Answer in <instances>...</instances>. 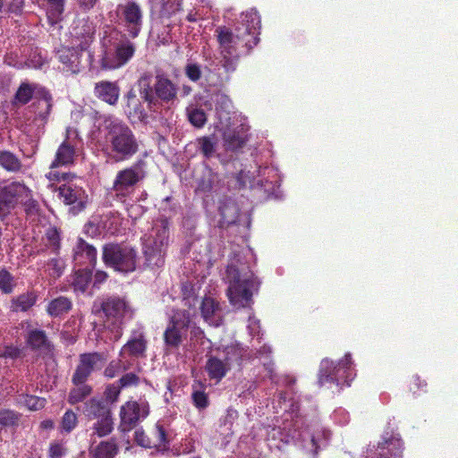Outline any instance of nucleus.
Listing matches in <instances>:
<instances>
[{
	"mask_svg": "<svg viewBox=\"0 0 458 458\" xmlns=\"http://www.w3.org/2000/svg\"><path fill=\"white\" fill-rule=\"evenodd\" d=\"M260 22L258 13L250 10L240 15L233 30L225 26L216 30L222 55L218 71H235L239 55L249 54L259 42Z\"/></svg>",
	"mask_w": 458,
	"mask_h": 458,
	"instance_id": "obj_1",
	"label": "nucleus"
},
{
	"mask_svg": "<svg viewBox=\"0 0 458 458\" xmlns=\"http://www.w3.org/2000/svg\"><path fill=\"white\" fill-rule=\"evenodd\" d=\"M225 280L228 283L227 296L236 308L249 307L253 293L259 291L260 281L243 263H230L225 271Z\"/></svg>",
	"mask_w": 458,
	"mask_h": 458,
	"instance_id": "obj_2",
	"label": "nucleus"
},
{
	"mask_svg": "<svg viewBox=\"0 0 458 458\" xmlns=\"http://www.w3.org/2000/svg\"><path fill=\"white\" fill-rule=\"evenodd\" d=\"M105 130V139L114 161L127 160L139 151L136 136L126 123L111 121L106 124Z\"/></svg>",
	"mask_w": 458,
	"mask_h": 458,
	"instance_id": "obj_3",
	"label": "nucleus"
},
{
	"mask_svg": "<svg viewBox=\"0 0 458 458\" xmlns=\"http://www.w3.org/2000/svg\"><path fill=\"white\" fill-rule=\"evenodd\" d=\"M168 238L169 220L161 216L155 220L149 233L143 238V254L147 266L152 267L163 266Z\"/></svg>",
	"mask_w": 458,
	"mask_h": 458,
	"instance_id": "obj_4",
	"label": "nucleus"
},
{
	"mask_svg": "<svg viewBox=\"0 0 458 458\" xmlns=\"http://www.w3.org/2000/svg\"><path fill=\"white\" fill-rule=\"evenodd\" d=\"M104 263L116 271L130 273L137 267V251L126 243H107L103 247Z\"/></svg>",
	"mask_w": 458,
	"mask_h": 458,
	"instance_id": "obj_5",
	"label": "nucleus"
},
{
	"mask_svg": "<svg viewBox=\"0 0 458 458\" xmlns=\"http://www.w3.org/2000/svg\"><path fill=\"white\" fill-rule=\"evenodd\" d=\"M72 35V49L60 51L59 59L66 66L67 71L76 73L80 71V61L79 55L74 49L87 50L92 42L93 30L89 24L84 23L81 28L75 27Z\"/></svg>",
	"mask_w": 458,
	"mask_h": 458,
	"instance_id": "obj_6",
	"label": "nucleus"
},
{
	"mask_svg": "<svg viewBox=\"0 0 458 458\" xmlns=\"http://www.w3.org/2000/svg\"><path fill=\"white\" fill-rule=\"evenodd\" d=\"M143 165L144 162L140 160L116 174L112 190L114 192V197L121 202H125L126 199L134 191L136 185L145 178L146 172L143 169Z\"/></svg>",
	"mask_w": 458,
	"mask_h": 458,
	"instance_id": "obj_7",
	"label": "nucleus"
},
{
	"mask_svg": "<svg viewBox=\"0 0 458 458\" xmlns=\"http://www.w3.org/2000/svg\"><path fill=\"white\" fill-rule=\"evenodd\" d=\"M108 42L114 47V58L106 55L101 60V67L104 69H114L125 64L134 55L135 45L128 38L127 35L114 30Z\"/></svg>",
	"mask_w": 458,
	"mask_h": 458,
	"instance_id": "obj_8",
	"label": "nucleus"
},
{
	"mask_svg": "<svg viewBox=\"0 0 458 458\" xmlns=\"http://www.w3.org/2000/svg\"><path fill=\"white\" fill-rule=\"evenodd\" d=\"M127 304L126 301L116 296H111L102 301L99 304L95 303L93 306V312L96 315L103 313L107 318H114L115 322L119 321L126 311ZM114 329L111 331H106L105 342H117L122 332L117 323L114 324Z\"/></svg>",
	"mask_w": 458,
	"mask_h": 458,
	"instance_id": "obj_9",
	"label": "nucleus"
},
{
	"mask_svg": "<svg viewBox=\"0 0 458 458\" xmlns=\"http://www.w3.org/2000/svg\"><path fill=\"white\" fill-rule=\"evenodd\" d=\"M29 192L30 188L23 182H0V219L11 215L19 206L21 198Z\"/></svg>",
	"mask_w": 458,
	"mask_h": 458,
	"instance_id": "obj_10",
	"label": "nucleus"
},
{
	"mask_svg": "<svg viewBox=\"0 0 458 458\" xmlns=\"http://www.w3.org/2000/svg\"><path fill=\"white\" fill-rule=\"evenodd\" d=\"M148 413L149 407L146 401H128L121 407L120 430L123 432L131 430L141 420H144Z\"/></svg>",
	"mask_w": 458,
	"mask_h": 458,
	"instance_id": "obj_11",
	"label": "nucleus"
},
{
	"mask_svg": "<svg viewBox=\"0 0 458 458\" xmlns=\"http://www.w3.org/2000/svg\"><path fill=\"white\" fill-rule=\"evenodd\" d=\"M107 361L104 352H88L80 355V362L72 375V381L84 383L92 372L102 369Z\"/></svg>",
	"mask_w": 458,
	"mask_h": 458,
	"instance_id": "obj_12",
	"label": "nucleus"
},
{
	"mask_svg": "<svg viewBox=\"0 0 458 458\" xmlns=\"http://www.w3.org/2000/svg\"><path fill=\"white\" fill-rule=\"evenodd\" d=\"M118 10L129 36L137 38L142 27L143 13L140 6L136 2L130 1L120 4Z\"/></svg>",
	"mask_w": 458,
	"mask_h": 458,
	"instance_id": "obj_13",
	"label": "nucleus"
},
{
	"mask_svg": "<svg viewBox=\"0 0 458 458\" xmlns=\"http://www.w3.org/2000/svg\"><path fill=\"white\" fill-rule=\"evenodd\" d=\"M403 442L400 438L391 437L378 443L377 447L370 451L366 458H402Z\"/></svg>",
	"mask_w": 458,
	"mask_h": 458,
	"instance_id": "obj_14",
	"label": "nucleus"
},
{
	"mask_svg": "<svg viewBox=\"0 0 458 458\" xmlns=\"http://www.w3.org/2000/svg\"><path fill=\"white\" fill-rule=\"evenodd\" d=\"M202 318L209 326L216 327L223 322V310L220 302L213 294H206L202 298Z\"/></svg>",
	"mask_w": 458,
	"mask_h": 458,
	"instance_id": "obj_15",
	"label": "nucleus"
},
{
	"mask_svg": "<svg viewBox=\"0 0 458 458\" xmlns=\"http://www.w3.org/2000/svg\"><path fill=\"white\" fill-rule=\"evenodd\" d=\"M335 373L337 381L334 383V386L340 388L344 386H350L351 382L356 377V372L350 353L345 354L343 360L336 362Z\"/></svg>",
	"mask_w": 458,
	"mask_h": 458,
	"instance_id": "obj_16",
	"label": "nucleus"
},
{
	"mask_svg": "<svg viewBox=\"0 0 458 458\" xmlns=\"http://www.w3.org/2000/svg\"><path fill=\"white\" fill-rule=\"evenodd\" d=\"M94 94L101 101L114 106L119 99L120 88L116 82L102 81L95 84Z\"/></svg>",
	"mask_w": 458,
	"mask_h": 458,
	"instance_id": "obj_17",
	"label": "nucleus"
},
{
	"mask_svg": "<svg viewBox=\"0 0 458 458\" xmlns=\"http://www.w3.org/2000/svg\"><path fill=\"white\" fill-rule=\"evenodd\" d=\"M82 413L89 420L99 419L112 414L111 407L102 397H92L84 402Z\"/></svg>",
	"mask_w": 458,
	"mask_h": 458,
	"instance_id": "obj_18",
	"label": "nucleus"
},
{
	"mask_svg": "<svg viewBox=\"0 0 458 458\" xmlns=\"http://www.w3.org/2000/svg\"><path fill=\"white\" fill-rule=\"evenodd\" d=\"M73 260L77 265L95 266L97 262V250L80 238L73 248Z\"/></svg>",
	"mask_w": 458,
	"mask_h": 458,
	"instance_id": "obj_19",
	"label": "nucleus"
},
{
	"mask_svg": "<svg viewBox=\"0 0 458 458\" xmlns=\"http://www.w3.org/2000/svg\"><path fill=\"white\" fill-rule=\"evenodd\" d=\"M30 108L40 119L46 120L52 108V97L50 93L45 89L36 91L34 102Z\"/></svg>",
	"mask_w": 458,
	"mask_h": 458,
	"instance_id": "obj_20",
	"label": "nucleus"
},
{
	"mask_svg": "<svg viewBox=\"0 0 458 458\" xmlns=\"http://www.w3.org/2000/svg\"><path fill=\"white\" fill-rule=\"evenodd\" d=\"M58 196L67 205L77 204L79 210L84 208L83 191L76 186L63 184L57 189Z\"/></svg>",
	"mask_w": 458,
	"mask_h": 458,
	"instance_id": "obj_21",
	"label": "nucleus"
},
{
	"mask_svg": "<svg viewBox=\"0 0 458 458\" xmlns=\"http://www.w3.org/2000/svg\"><path fill=\"white\" fill-rule=\"evenodd\" d=\"M247 142V136L243 128L227 129L224 132V146L226 150L238 151L242 149Z\"/></svg>",
	"mask_w": 458,
	"mask_h": 458,
	"instance_id": "obj_22",
	"label": "nucleus"
},
{
	"mask_svg": "<svg viewBox=\"0 0 458 458\" xmlns=\"http://www.w3.org/2000/svg\"><path fill=\"white\" fill-rule=\"evenodd\" d=\"M138 84L140 87V98L148 104L149 110L155 111L159 102L158 98L155 93V89H153L152 86L150 85V75H142L140 78Z\"/></svg>",
	"mask_w": 458,
	"mask_h": 458,
	"instance_id": "obj_23",
	"label": "nucleus"
},
{
	"mask_svg": "<svg viewBox=\"0 0 458 458\" xmlns=\"http://www.w3.org/2000/svg\"><path fill=\"white\" fill-rule=\"evenodd\" d=\"M335 365V362L327 358L321 360L318 374V384L320 386L331 387L337 381Z\"/></svg>",
	"mask_w": 458,
	"mask_h": 458,
	"instance_id": "obj_24",
	"label": "nucleus"
},
{
	"mask_svg": "<svg viewBox=\"0 0 458 458\" xmlns=\"http://www.w3.org/2000/svg\"><path fill=\"white\" fill-rule=\"evenodd\" d=\"M189 318H186L183 320H179L177 316L174 315L172 318L171 325L167 327L165 332V344H179L182 341V330L189 325Z\"/></svg>",
	"mask_w": 458,
	"mask_h": 458,
	"instance_id": "obj_25",
	"label": "nucleus"
},
{
	"mask_svg": "<svg viewBox=\"0 0 458 458\" xmlns=\"http://www.w3.org/2000/svg\"><path fill=\"white\" fill-rule=\"evenodd\" d=\"M156 79L154 88L158 99L168 102L175 98L177 93L175 85L170 80L161 75H157Z\"/></svg>",
	"mask_w": 458,
	"mask_h": 458,
	"instance_id": "obj_26",
	"label": "nucleus"
},
{
	"mask_svg": "<svg viewBox=\"0 0 458 458\" xmlns=\"http://www.w3.org/2000/svg\"><path fill=\"white\" fill-rule=\"evenodd\" d=\"M75 157V148L68 140H64L58 148L55 158L51 165V168L59 165H67L73 163Z\"/></svg>",
	"mask_w": 458,
	"mask_h": 458,
	"instance_id": "obj_27",
	"label": "nucleus"
},
{
	"mask_svg": "<svg viewBox=\"0 0 458 458\" xmlns=\"http://www.w3.org/2000/svg\"><path fill=\"white\" fill-rule=\"evenodd\" d=\"M230 369V364L226 360H221L217 358H210L207 361L206 370L210 379L219 382Z\"/></svg>",
	"mask_w": 458,
	"mask_h": 458,
	"instance_id": "obj_28",
	"label": "nucleus"
},
{
	"mask_svg": "<svg viewBox=\"0 0 458 458\" xmlns=\"http://www.w3.org/2000/svg\"><path fill=\"white\" fill-rule=\"evenodd\" d=\"M118 453V445L115 438L101 441L95 448H90L92 458H114Z\"/></svg>",
	"mask_w": 458,
	"mask_h": 458,
	"instance_id": "obj_29",
	"label": "nucleus"
},
{
	"mask_svg": "<svg viewBox=\"0 0 458 458\" xmlns=\"http://www.w3.org/2000/svg\"><path fill=\"white\" fill-rule=\"evenodd\" d=\"M74 385L68 394L67 402L71 405L77 404L79 403L84 402L93 392V388L91 386L84 383H78L72 381Z\"/></svg>",
	"mask_w": 458,
	"mask_h": 458,
	"instance_id": "obj_30",
	"label": "nucleus"
},
{
	"mask_svg": "<svg viewBox=\"0 0 458 458\" xmlns=\"http://www.w3.org/2000/svg\"><path fill=\"white\" fill-rule=\"evenodd\" d=\"M0 166L10 173H20L23 165L14 153L9 150H0Z\"/></svg>",
	"mask_w": 458,
	"mask_h": 458,
	"instance_id": "obj_31",
	"label": "nucleus"
},
{
	"mask_svg": "<svg viewBox=\"0 0 458 458\" xmlns=\"http://www.w3.org/2000/svg\"><path fill=\"white\" fill-rule=\"evenodd\" d=\"M126 106L128 109L129 116L137 117L140 120H144L147 117V114L141 105L140 98L137 97L136 92L131 89H130L126 96Z\"/></svg>",
	"mask_w": 458,
	"mask_h": 458,
	"instance_id": "obj_32",
	"label": "nucleus"
},
{
	"mask_svg": "<svg viewBox=\"0 0 458 458\" xmlns=\"http://www.w3.org/2000/svg\"><path fill=\"white\" fill-rule=\"evenodd\" d=\"M91 429V437H94L95 436L104 437L111 434L114 429L112 414L97 419V421L93 423Z\"/></svg>",
	"mask_w": 458,
	"mask_h": 458,
	"instance_id": "obj_33",
	"label": "nucleus"
},
{
	"mask_svg": "<svg viewBox=\"0 0 458 458\" xmlns=\"http://www.w3.org/2000/svg\"><path fill=\"white\" fill-rule=\"evenodd\" d=\"M37 298L38 296L35 292H27L19 295L12 301L13 310L27 311L35 305Z\"/></svg>",
	"mask_w": 458,
	"mask_h": 458,
	"instance_id": "obj_34",
	"label": "nucleus"
},
{
	"mask_svg": "<svg viewBox=\"0 0 458 458\" xmlns=\"http://www.w3.org/2000/svg\"><path fill=\"white\" fill-rule=\"evenodd\" d=\"M71 309V301L66 297L61 296L49 302L47 312L53 317H59L68 313Z\"/></svg>",
	"mask_w": 458,
	"mask_h": 458,
	"instance_id": "obj_35",
	"label": "nucleus"
},
{
	"mask_svg": "<svg viewBox=\"0 0 458 458\" xmlns=\"http://www.w3.org/2000/svg\"><path fill=\"white\" fill-rule=\"evenodd\" d=\"M20 204L23 206V209L27 216H36L40 213L39 203L38 200L33 199L30 189L28 195H23L21 198Z\"/></svg>",
	"mask_w": 458,
	"mask_h": 458,
	"instance_id": "obj_36",
	"label": "nucleus"
},
{
	"mask_svg": "<svg viewBox=\"0 0 458 458\" xmlns=\"http://www.w3.org/2000/svg\"><path fill=\"white\" fill-rule=\"evenodd\" d=\"M16 286V280L14 276L6 269H0V291L4 294L13 293Z\"/></svg>",
	"mask_w": 458,
	"mask_h": 458,
	"instance_id": "obj_37",
	"label": "nucleus"
},
{
	"mask_svg": "<svg viewBox=\"0 0 458 458\" xmlns=\"http://www.w3.org/2000/svg\"><path fill=\"white\" fill-rule=\"evenodd\" d=\"M35 93L31 85L21 83L15 94V100L21 105H26L30 99H34Z\"/></svg>",
	"mask_w": 458,
	"mask_h": 458,
	"instance_id": "obj_38",
	"label": "nucleus"
},
{
	"mask_svg": "<svg viewBox=\"0 0 458 458\" xmlns=\"http://www.w3.org/2000/svg\"><path fill=\"white\" fill-rule=\"evenodd\" d=\"M78 425L77 414L72 410H67L61 420V431L72 432Z\"/></svg>",
	"mask_w": 458,
	"mask_h": 458,
	"instance_id": "obj_39",
	"label": "nucleus"
},
{
	"mask_svg": "<svg viewBox=\"0 0 458 458\" xmlns=\"http://www.w3.org/2000/svg\"><path fill=\"white\" fill-rule=\"evenodd\" d=\"M19 402L28 407L29 410L38 411L42 409L46 404V399L35 395L21 394Z\"/></svg>",
	"mask_w": 458,
	"mask_h": 458,
	"instance_id": "obj_40",
	"label": "nucleus"
},
{
	"mask_svg": "<svg viewBox=\"0 0 458 458\" xmlns=\"http://www.w3.org/2000/svg\"><path fill=\"white\" fill-rule=\"evenodd\" d=\"M202 77L205 78L208 87H218L224 81L223 74L220 72L213 71L208 67H206L204 70L202 69Z\"/></svg>",
	"mask_w": 458,
	"mask_h": 458,
	"instance_id": "obj_41",
	"label": "nucleus"
},
{
	"mask_svg": "<svg viewBox=\"0 0 458 458\" xmlns=\"http://www.w3.org/2000/svg\"><path fill=\"white\" fill-rule=\"evenodd\" d=\"M19 415L11 410H0V425L12 427L18 424Z\"/></svg>",
	"mask_w": 458,
	"mask_h": 458,
	"instance_id": "obj_42",
	"label": "nucleus"
},
{
	"mask_svg": "<svg viewBox=\"0 0 458 458\" xmlns=\"http://www.w3.org/2000/svg\"><path fill=\"white\" fill-rule=\"evenodd\" d=\"M47 338L43 330L33 328L27 333V344H47Z\"/></svg>",
	"mask_w": 458,
	"mask_h": 458,
	"instance_id": "obj_43",
	"label": "nucleus"
},
{
	"mask_svg": "<svg viewBox=\"0 0 458 458\" xmlns=\"http://www.w3.org/2000/svg\"><path fill=\"white\" fill-rule=\"evenodd\" d=\"M91 278V272L89 270H78L74 279V284L77 288L84 291Z\"/></svg>",
	"mask_w": 458,
	"mask_h": 458,
	"instance_id": "obj_44",
	"label": "nucleus"
},
{
	"mask_svg": "<svg viewBox=\"0 0 458 458\" xmlns=\"http://www.w3.org/2000/svg\"><path fill=\"white\" fill-rule=\"evenodd\" d=\"M327 434L326 432H322L318 434L317 436L313 435L311 437V445H312V453L313 454H318V450L321 446H326L327 445Z\"/></svg>",
	"mask_w": 458,
	"mask_h": 458,
	"instance_id": "obj_45",
	"label": "nucleus"
},
{
	"mask_svg": "<svg viewBox=\"0 0 458 458\" xmlns=\"http://www.w3.org/2000/svg\"><path fill=\"white\" fill-rule=\"evenodd\" d=\"M123 366L121 360H112L105 369V376L107 377H116L123 369Z\"/></svg>",
	"mask_w": 458,
	"mask_h": 458,
	"instance_id": "obj_46",
	"label": "nucleus"
},
{
	"mask_svg": "<svg viewBox=\"0 0 458 458\" xmlns=\"http://www.w3.org/2000/svg\"><path fill=\"white\" fill-rule=\"evenodd\" d=\"M50 4L48 13L50 17L57 19L64 11V0H47Z\"/></svg>",
	"mask_w": 458,
	"mask_h": 458,
	"instance_id": "obj_47",
	"label": "nucleus"
},
{
	"mask_svg": "<svg viewBox=\"0 0 458 458\" xmlns=\"http://www.w3.org/2000/svg\"><path fill=\"white\" fill-rule=\"evenodd\" d=\"M139 377L134 373H127L119 379V387H128L138 385Z\"/></svg>",
	"mask_w": 458,
	"mask_h": 458,
	"instance_id": "obj_48",
	"label": "nucleus"
},
{
	"mask_svg": "<svg viewBox=\"0 0 458 458\" xmlns=\"http://www.w3.org/2000/svg\"><path fill=\"white\" fill-rule=\"evenodd\" d=\"M120 388L121 387H117V386H109L106 387L105 393H104V395L105 397L104 400L107 402V403L110 405L112 403H114V402H116L118 396H119V394H120Z\"/></svg>",
	"mask_w": 458,
	"mask_h": 458,
	"instance_id": "obj_49",
	"label": "nucleus"
},
{
	"mask_svg": "<svg viewBox=\"0 0 458 458\" xmlns=\"http://www.w3.org/2000/svg\"><path fill=\"white\" fill-rule=\"evenodd\" d=\"M187 114L189 121L191 124H193L195 127L199 128L200 127V111L197 107H193L192 106H190L187 107Z\"/></svg>",
	"mask_w": 458,
	"mask_h": 458,
	"instance_id": "obj_50",
	"label": "nucleus"
},
{
	"mask_svg": "<svg viewBox=\"0 0 458 458\" xmlns=\"http://www.w3.org/2000/svg\"><path fill=\"white\" fill-rule=\"evenodd\" d=\"M47 266L53 271L51 274L53 276H60L64 267V264L60 259H50Z\"/></svg>",
	"mask_w": 458,
	"mask_h": 458,
	"instance_id": "obj_51",
	"label": "nucleus"
},
{
	"mask_svg": "<svg viewBox=\"0 0 458 458\" xmlns=\"http://www.w3.org/2000/svg\"><path fill=\"white\" fill-rule=\"evenodd\" d=\"M24 0H6V10L9 13L21 14L22 12Z\"/></svg>",
	"mask_w": 458,
	"mask_h": 458,
	"instance_id": "obj_52",
	"label": "nucleus"
},
{
	"mask_svg": "<svg viewBox=\"0 0 458 458\" xmlns=\"http://www.w3.org/2000/svg\"><path fill=\"white\" fill-rule=\"evenodd\" d=\"M66 452V448L61 443H53L49 447L50 458H62Z\"/></svg>",
	"mask_w": 458,
	"mask_h": 458,
	"instance_id": "obj_53",
	"label": "nucleus"
},
{
	"mask_svg": "<svg viewBox=\"0 0 458 458\" xmlns=\"http://www.w3.org/2000/svg\"><path fill=\"white\" fill-rule=\"evenodd\" d=\"M185 73L191 81H198L200 77V70L198 64H189L185 67Z\"/></svg>",
	"mask_w": 458,
	"mask_h": 458,
	"instance_id": "obj_54",
	"label": "nucleus"
},
{
	"mask_svg": "<svg viewBox=\"0 0 458 458\" xmlns=\"http://www.w3.org/2000/svg\"><path fill=\"white\" fill-rule=\"evenodd\" d=\"M156 437H157V443L155 444V445H165L166 442H167V438H166V433H165V429L164 428V427L157 423V426H156Z\"/></svg>",
	"mask_w": 458,
	"mask_h": 458,
	"instance_id": "obj_55",
	"label": "nucleus"
},
{
	"mask_svg": "<svg viewBox=\"0 0 458 458\" xmlns=\"http://www.w3.org/2000/svg\"><path fill=\"white\" fill-rule=\"evenodd\" d=\"M47 236L48 241L51 242V244L55 249H58L59 248V241H60L58 231L55 228H50L47 233Z\"/></svg>",
	"mask_w": 458,
	"mask_h": 458,
	"instance_id": "obj_56",
	"label": "nucleus"
},
{
	"mask_svg": "<svg viewBox=\"0 0 458 458\" xmlns=\"http://www.w3.org/2000/svg\"><path fill=\"white\" fill-rule=\"evenodd\" d=\"M135 440L138 443V445L143 447H151L150 441L143 431H135Z\"/></svg>",
	"mask_w": 458,
	"mask_h": 458,
	"instance_id": "obj_57",
	"label": "nucleus"
},
{
	"mask_svg": "<svg viewBox=\"0 0 458 458\" xmlns=\"http://www.w3.org/2000/svg\"><path fill=\"white\" fill-rule=\"evenodd\" d=\"M214 151V146L212 142L206 137H202V153L208 157Z\"/></svg>",
	"mask_w": 458,
	"mask_h": 458,
	"instance_id": "obj_58",
	"label": "nucleus"
},
{
	"mask_svg": "<svg viewBox=\"0 0 458 458\" xmlns=\"http://www.w3.org/2000/svg\"><path fill=\"white\" fill-rule=\"evenodd\" d=\"M4 357L16 358L20 355V350L16 345H6L5 351L3 353Z\"/></svg>",
	"mask_w": 458,
	"mask_h": 458,
	"instance_id": "obj_59",
	"label": "nucleus"
},
{
	"mask_svg": "<svg viewBox=\"0 0 458 458\" xmlns=\"http://www.w3.org/2000/svg\"><path fill=\"white\" fill-rule=\"evenodd\" d=\"M107 274L104 271H97L94 276V284H101L107 278Z\"/></svg>",
	"mask_w": 458,
	"mask_h": 458,
	"instance_id": "obj_60",
	"label": "nucleus"
},
{
	"mask_svg": "<svg viewBox=\"0 0 458 458\" xmlns=\"http://www.w3.org/2000/svg\"><path fill=\"white\" fill-rule=\"evenodd\" d=\"M192 400H193L195 406L198 409H200V390L194 389V391L192 393Z\"/></svg>",
	"mask_w": 458,
	"mask_h": 458,
	"instance_id": "obj_61",
	"label": "nucleus"
},
{
	"mask_svg": "<svg viewBox=\"0 0 458 458\" xmlns=\"http://www.w3.org/2000/svg\"><path fill=\"white\" fill-rule=\"evenodd\" d=\"M98 0H79L81 6H82L84 9H90L92 8Z\"/></svg>",
	"mask_w": 458,
	"mask_h": 458,
	"instance_id": "obj_62",
	"label": "nucleus"
},
{
	"mask_svg": "<svg viewBox=\"0 0 458 458\" xmlns=\"http://www.w3.org/2000/svg\"><path fill=\"white\" fill-rule=\"evenodd\" d=\"M146 341L141 334H139V336H135L130 340L127 341L126 344H144Z\"/></svg>",
	"mask_w": 458,
	"mask_h": 458,
	"instance_id": "obj_63",
	"label": "nucleus"
},
{
	"mask_svg": "<svg viewBox=\"0 0 458 458\" xmlns=\"http://www.w3.org/2000/svg\"><path fill=\"white\" fill-rule=\"evenodd\" d=\"M128 347H130V351L132 352H140L142 353L145 350V345H136V344H133V345H128Z\"/></svg>",
	"mask_w": 458,
	"mask_h": 458,
	"instance_id": "obj_64",
	"label": "nucleus"
}]
</instances>
